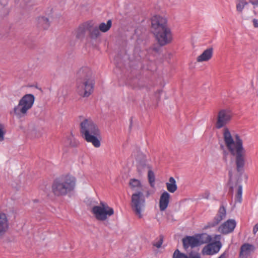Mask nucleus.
Listing matches in <instances>:
<instances>
[{"mask_svg": "<svg viewBox=\"0 0 258 258\" xmlns=\"http://www.w3.org/2000/svg\"><path fill=\"white\" fill-rule=\"evenodd\" d=\"M223 139L228 150L235 158L236 170L240 175L244 171L245 164V150L243 146V141L238 134L232 137L229 129L225 127L223 132Z\"/></svg>", "mask_w": 258, "mask_h": 258, "instance_id": "f257e3e1", "label": "nucleus"}, {"mask_svg": "<svg viewBox=\"0 0 258 258\" xmlns=\"http://www.w3.org/2000/svg\"><path fill=\"white\" fill-rule=\"evenodd\" d=\"M151 24L152 32L160 46H165L172 41V33L165 18L155 15L151 19Z\"/></svg>", "mask_w": 258, "mask_h": 258, "instance_id": "f03ea898", "label": "nucleus"}, {"mask_svg": "<svg viewBox=\"0 0 258 258\" xmlns=\"http://www.w3.org/2000/svg\"><path fill=\"white\" fill-rule=\"evenodd\" d=\"M95 81L92 71L88 67L81 68L77 74L76 87L78 93L83 97L89 96L93 92Z\"/></svg>", "mask_w": 258, "mask_h": 258, "instance_id": "7ed1b4c3", "label": "nucleus"}, {"mask_svg": "<svg viewBox=\"0 0 258 258\" xmlns=\"http://www.w3.org/2000/svg\"><path fill=\"white\" fill-rule=\"evenodd\" d=\"M129 184L133 190L136 191L131 197L132 210L139 218H142L145 210L146 198L143 192L141 182L138 179L133 178L130 180Z\"/></svg>", "mask_w": 258, "mask_h": 258, "instance_id": "20e7f679", "label": "nucleus"}, {"mask_svg": "<svg viewBox=\"0 0 258 258\" xmlns=\"http://www.w3.org/2000/svg\"><path fill=\"white\" fill-rule=\"evenodd\" d=\"M80 133L82 137L95 148L100 147V132L97 125L90 119H85L80 123Z\"/></svg>", "mask_w": 258, "mask_h": 258, "instance_id": "39448f33", "label": "nucleus"}, {"mask_svg": "<svg viewBox=\"0 0 258 258\" xmlns=\"http://www.w3.org/2000/svg\"><path fill=\"white\" fill-rule=\"evenodd\" d=\"M76 179L70 175L55 179L52 185V191L56 196H64L74 190Z\"/></svg>", "mask_w": 258, "mask_h": 258, "instance_id": "423d86ee", "label": "nucleus"}, {"mask_svg": "<svg viewBox=\"0 0 258 258\" xmlns=\"http://www.w3.org/2000/svg\"><path fill=\"white\" fill-rule=\"evenodd\" d=\"M34 101L35 97L33 94L25 95L21 98L18 104L15 106L11 113H13L18 118L25 116L28 111L32 107Z\"/></svg>", "mask_w": 258, "mask_h": 258, "instance_id": "0eeeda50", "label": "nucleus"}, {"mask_svg": "<svg viewBox=\"0 0 258 258\" xmlns=\"http://www.w3.org/2000/svg\"><path fill=\"white\" fill-rule=\"evenodd\" d=\"M91 212L97 220L101 221L106 220L108 217L114 214L113 209L110 207L106 203L102 201L99 206L93 207Z\"/></svg>", "mask_w": 258, "mask_h": 258, "instance_id": "6e6552de", "label": "nucleus"}, {"mask_svg": "<svg viewBox=\"0 0 258 258\" xmlns=\"http://www.w3.org/2000/svg\"><path fill=\"white\" fill-rule=\"evenodd\" d=\"M233 116L232 111L228 109H223L219 111L215 126L217 129L225 127L229 123Z\"/></svg>", "mask_w": 258, "mask_h": 258, "instance_id": "1a4fd4ad", "label": "nucleus"}, {"mask_svg": "<svg viewBox=\"0 0 258 258\" xmlns=\"http://www.w3.org/2000/svg\"><path fill=\"white\" fill-rule=\"evenodd\" d=\"M226 215V209L224 206L222 205L219 208L218 213L213 220L208 223L205 228H209L215 227L222 220L225 218Z\"/></svg>", "mask_w": 258, "mask_h": 258, "instance_id": "9d476101", "label": "nucleus"}, {"mask_svg": "<svg viewBox=\"0 0 258 258\" xmlns=\"http://www.w3.org/2000/svg\"><path fill=\"white\" fill-rule=\"evenodd\" d=\"M236 225V221L233 219H229L222 224L218 228V231L223 234L232 232Z\"/></svg>", "mask_w": 258, "mask_h": 258, "instance_id": "9b49d317", "label": "nucleus"}, {"mask_svg": "<svg viewBox=\"0 0 258 258\" xmlns=\"http://www.w3.org/2000/svg\"><path fill=\"white\" fill-rule=\"evenodd\" d=\"M255 247L254 245L244 243L240 248L239 253V258H248L255 250Z\"/></svg>", "mask_w": 258, "mask_h": 258, "instance_id": "f8f14e48", "label": "nucleus"}, {"mask_svg": "<svg viewBox=\"0 0 258 258\" xmlns=\"http://www.w3.org/2000/svg\"><path fill=\"white\" fill-rule=\"evenodd\" d=\"M182 243L185 250H187L189 247L194 248L199 246L198 240L196 235L186 236L182 239Z\"/></svg>", "mask_w": 258, "mask_h": 258, "instance_id": "ddd939ff", "label": "nucleus"}, {"mask_svg": "<svg viewBox=\"0 0 258 258\" xmlns=\"http://www.w3.org/2000/svg\"><path fill=\"white\" fill-rule=\"evenodd\" d=\"M9 228V222L7 215L0 212V237L3 236Z\"/></svg>", "mask_w": 258, "mask_h": 258, "instance_id": "4468645a", "label": "nucleus"}, {"mask_svg": "<svg viewBox=\"0 0 258 258\" xmlns=\"http://www.w3.org/2000/svg\"><path fill=\"white\" fill-rule=\"evenodd\" d=\"M170 195L166 191L161 194L159 199V209L161 211H165L169 205Z\"/></svg>", "mask_w": 258, "mask_h": 258, "instance_id": "2eb2a0df", "label": "nucleus"}, {"mask_svg": "<svg viewBox=\"0 0 258 258\" xmlns=\"http://www.w3.org/2000/svg\"><path fill=\"white\" fill-rule=\"evenodd\" d=\"M232 193L235 192V203L240 204L242 201V186L241 184H236L234 186H230Z\"/></svg>", "mask_w": 258, "mask_h": 258, "instance_id": "dca6fc26", "label": "nucleus"}, {"mask_svg": "<svg viewBox=\"0 0 258 258\" xmlns=\"http://www.w3.org/2000/svg\"><path fill=\"white\" fill-rule=\"evenodd\" d=\"M221 245L220 242L209 244L204 247L203 253L207 255H212L219 252Z\"/></svg>", "mask_w": 258, "mask_h": 258, "instance_id": "f3484780", "label": "nucleus"}, {"mask_svg": "<svg viewBox=\"0 0 258 258\" xmlns=\"http://www.w3.org/2000/svg\"><path fill=\"white\" fill-rule=\"evenodd\" d=\"M90 23L86 22L80 25L75 31L76 37L77 39H82L84 38L86 32L89 28Z\"/></svg>", "mask_w": 258, "mask_h": 258, "instance_id": "a211bd4d", "label": "nucleus"}, {"mask_svg": "<svg viewBox=\"0 0 258 258\" xmlns=\"http://www.w3.org/2000/svg\"><path fill=\"white\" fill-rule=\"evenodd\" d=\"M213 53V49L212 47L209 48L204 51L197 58L198 62L207 61L210 60Z\"/></svg>", "mask_w": 258, "mask_h": 258, "instance_id": "6ab92c4d", "label": "nucleus"}, {"mask_svg": "<svg viewBox=\"0 0 258 258\" xmlns=\"http://www.w3.org/2000/svg\"><path fill=\"white\" fill-rule=\"evenodd\" d=\"M166 186L167 190L171 193H174L177 189L176 180L173 177L169 178L168 182L166 183Z\"/></svg>", "mask_w": 258, "mask_h": 258, "instance_id": "aec40b11", "label": "nucleus"}, {"mask_svg": "<svg viewBox=\"0 0 258 258\" xmlns=\"http://www.w3.org/2000/svg\"><path fill=\"white\" fill-rule=\"evenodd\" d=\"M198 240L199 246L209 242L211 240V236L207 233H202L196 235Z\"/></svg>", "mask_w": 258, "mask_h": 258, "instance_id": "412c9836", "label": "nucleus"}, {"mask_svg": "<svg viewBox=\"0 0 258 258\" xmlns=\"http://www.w3.org/2000/svg\"><path fill=\"white\" fill-rule=\"evenodd\" d=\"M90 37L92 39H96L100 35V30L98 27H93L90 23L89 28H88Z\"/></svg>", "mask_w": 258, "mask_h": 258, "instance_id": "4be33fe9", "label": "nucleus"}, {"mask_svg": "<svg viewBox=\"0 0 258 258\" xmlns=\"http://www.w3.org/2000/svg\"><path fill=\"white\" fill-rule=\"evenodd\" d=\"M38 25L39 27L47 29L49 27L50 23L48 18L40 17L38 18Z\"/></svg>", "mask_w": 258, "mask_h": 258, "instance_id": "5701e85b", "label": "nucleus"}, {"mask_svg": "<svg viewBox=\"0 0 258 258\" xmlns=\"http://www.w3.org/2000/svg\"><path fill=\"white\" fill-rule=\"evenodd\" d=\"M112 22L111 20L107 21V23H101L99 25V30L102 32H106L111 28Z\"/></svg>", "mask_w": 258, "mask_h": 258, "instance_id": "b1692460", "label": "nucleus"}, {"mask_svg": "<svg viewBox=\"0 0 258 258\" xmlns=\"http://www.w3.org/2000/svg\"><path fill=\"white\" fill-rule=\"evenodd\" d=\"M150 169L148 171V179L149 180V182L150 183V186L152 187H154L155 186V176L154 172L151 169L150 167H148Z\"/></svg>", "mask_w": 258, "mask_h": 258, "instance_id": "393cba45", "label": "nucleus"}, {"mask_svg": "<svg viewBox=\"0 0 258 258\" xmlns=\"http://www.w3.org/2000/svg\"><path fill=\"white\" fill-rule=\"evenodd\" d=\"M163 241V236L160 235L159 238H156L153 243L154 246L157 248L161 247Z\"/></svg>", "mask_w": 258, "mask_h": 258, "instance_id": "a878e982", "label": "nucleus"}, {"mask_svg": "<svg viewBox=\"0 0 258 258\" xmlns=\"http://www.w3.org/2000/svg\"><path fill=\"white\" fill-rule=\"evenodd\" d=\"M173 258H188V256L185 254L181 253L178 249H176L173 254Z\"/></svg>", "mask_w": 258, "mask_h": 258, "instance_id": "bb28decb", "label": "nucleus"}, {"mask_svg": "<svg viewBox=\"0 0 258 258\" xmlns=\"http://www.w3.org/2000/svg\"><path fill=\"white\" fill-rule=\"evenodd\" d=\"M5 135V125L3 124L0 123V142L4 140Z\"/></svg>", "mask_w": 258, "mask_h": 258, "instance_id": "cd10ccee", "label": "nucleus"}, {"mask_svg": "<svg viewBox=\"0 0 258 258\" xmlns=\"http://www.w3.org/2000/svg\"><path fill=\"white\" fill-rule=\"evenodd\" d=\"M247 3L246 2H241V3H239L238 4H237L236 5V10L237 11L239 12H242V11H243L244 7L247 5Z\"/></svg>", "mask_w": 258, "mask_h": 258, "instance_id": "c85d7f7f", "label": "nucleus"}, {"mask_svg": "<svg viewBox=\"0 0 258 258\" xmlns=\"http://www.w3.org/2000/svg\"><path fill=\"white\" fill-rule=\"evenodd\" d=\"M136 160L138 161H141L142 160H145V156L142 153L139 152L138 155L136 157Z\"/></svg>", "mask_w": 258, "mask_h": 258, "instance_id": "c756f323", "label": "nucleus"}, {"mask_svg": "<svg viewBox=\"0 0 258 258\" xmlns=\"http://www.w3.org/2000/svg\"><path fill=\"white\" fill-rule=\"evenodd\" d=\"M188 258H201V256L199 253L193 254L192 252H190Z\"/></svg>", "mask_w": 258, "mask_h": 258, "instance_id": "7c9ffc66", "label": "nucleus"}, {"mask_svg": "<svg viewBox=\"0 0 258 258\" xmlns=\"http://www.w3.org/2000/svg\"><path fill=\"white\" fill-rule=\"evenodd\" d=\"M249 3L254 6V8L258 6V0H249Z\"/></svg>", "mask_w": 258, "mask_h": 258, "instance_id": "2f4dec72", "label": "nucleus"}, {"mask_svg": "<svg viewBox=\"0 0 258 258\" xmlns=\"http://www.w3.org/2000/svg\"><path fill=\"white\" fill-rule=\"evenodd\" d=\"M258 231V223H256L253 228V233L254 234H255Z\"/></svg>", "mask_w": 258, "mask_h": 258, "instance_id": "473e14b6", "label": "nucleus"}, {"mask_svg": "<svg viewBox=\"0 0 258 258\" xmlns=\"http://www.w3.org/2000/svg\"><path fill=\"white\" fill-rule=\"evenodd\" d=\"M253 25L254 27H258V21L256 19H253Z\"/></svg>", "mask_w": 258, "mask_h": 258, "instance_id": "72a5a7b5", "label": "nucleus"}, {"mask_svg": "<svg viewBox=\"0 0 258 258\" xmlns=\"http://www.w3.org/2000/svg\"><path fill=\"white\" fill-rule=\"evenodd\" d=\"M210 196L209 192H206L205 193V196L204 197V198L208 199Z\"/></svg>", "mask_w": 258, "mask_h": 258, "instance_id": "f704fd0d", "label": "nucleus"}, {"mask_svg": "<svg viewBox=\"0 0 258 258\" xmlns=\"http://www.w3.org/2000/svg\"><path fill=\"white\" fill-rule=\"evenodd\" d=\"M153 50L154 51H155V52H158V51H159V48H157V47H153Z\"/></svg>", "mask_w": 258, "mask_h": 258, "instance_id": "c9c22d12", "label": "nucleus"}, {"mask_svg": "<svg viewBox=\"0 0 258 258\" xmlns=\"http://www.w3.org/2000/svg\"><path fill=\"white\" fill-rule=\"evenodd\" d=\"M225 255L224 253L222 254L218 258H225Z\"/></svg>", "mask_w": 258, "mask_h": 258, "instance_id": "e433bc0d", "label": "nucleus"}, {"mask_svg": "<svg viewBox=\"0 0 258 258\" xmlns=\"http://www.w3.org/2000/svg\"><path fill=\"white\" fill-rule=\"evenodd\" d=\"M229 176L230 179H231V177H232V172H229Z\"/></svg>", "mask_w": 258, "mask_h": 258, "instance_id": "4c0bfd02", "label": "nucleus"}]
</instances>
